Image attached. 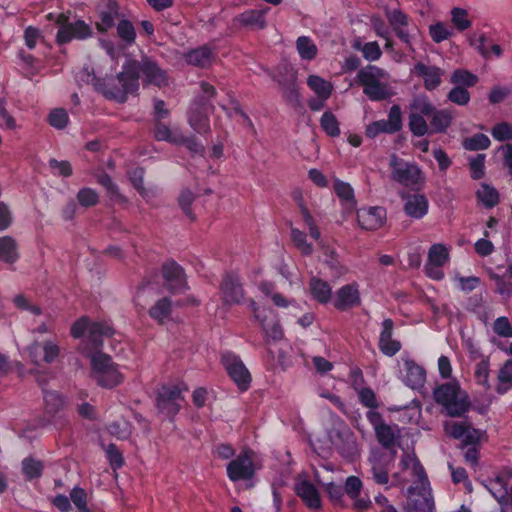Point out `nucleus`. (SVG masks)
<instances>
[{
  "label": "nucleus",
  "instance_id": "1",
  "mask_svg": "<svg viewBox=\"0 0 512 512\" xmlns=\"http://www.w3.org/2000/svg\"><path fill=\"white\" fill-rule=\"evenodd\" d=\"M93 85L97 92L101 93L107 100L123 104L128 100L130 94H136V80L130 75L125 64L122 71L116 77L93 78Z\"/></svg>",
  "mask_w": 512,
  "mask_h": 512
},
{
  "label": "nucleus",
  "instance_id": "2",
  "mask_svg": "<svg viewBox=\"0 0 512 512\" xmlns=\"http://www.w3.org/2000/svg\"><path fill=\"white\" fill-rule=\"evenodd\" d=\"M433 399L450 417H462L471 406L468 395L461 390L456 380L436 386L433 390Z\"/></svg>",
  "mask_w": 512,
  "mask_h": 512
},
{
  "label": "nucleus",
  "instance_id": "3",
  "mask_svg": "<svg viewBox=\"0 0 512 512\" xmlns=\"http://www.w3.org/2000/svg\"><path fill=\"white\" fill-rule=\"evenodd\" d=\"M91 378L98 386L105 389H112L124 381L123 374L119 371L118 365L113 362L110 355L102 351H96L91 355Z\"/></svg>",
  "mask_w": 512,
  "mask_h": 512
},
{
  "label": "nucleus",
  "instance_id": "4",
  "mask_svg": "<svg viewBox=\"0 0 512 512\" xmlns=\"http://www.w3.org/2000/svg\"><path fill=\"white\" fill-rule=\"evenodd\" d=\"M125 66L130 75H133L136 80V90H139L140 74L143 76L145 85H154L159 88L168 84V77L165 70H163L158 63L150 57H142L140 61L129 59L125 61Z\"/></svg>",
  "mask_w": 512,
  "mask_h": 512
},
{
  "label": "nucleus",
  "instance_id": "5",
  "mask_svg": "<svg viewBox=\"0 0 512 512\" xmlns=\"http://www.w3.org/2000/svg\"><path fill=\"white\" fill-rule=\"evenodd\" d=\"M383 77V69L375 65H368L358 71L356 79L369 100L384 101L392 96V92L388 84L380 81Z\"/></svg>",
  "mask_w": 512,
  "mask_h": 512
},
{
  "label": "nucleus",
  "instance_id": "6",
  "mask_svg": "<svg viewBox=\"0 0 512 512\" xmlns=\"http://www.w3.org/2000/svg\"><path fill=\"white\" fill-rule=\"evenodd\" d=\"M88 334V340L92 347L98 351L103 345L104 337H111L114 334L113 327L106 321H90L88 317H81L76 320L70 329L73 338H82Z\"/></svg>",
  "mask_w": 512,
  "mask_h": 512
},
{
  "label": "nucleus",
  "instance_id": "7",
  "mask_svg": "<svg viewBox=\"0 0 512 512\" xmlns=\"http://www.w3.org/2000/svg\"><path fill=\"white\" fill-rule=\"evenodd\" d=\"M187 390L185 385L164 384L157 392L156 407L158 411L166 415L170 420L181 410V402L184 400L182 392Z\"/></svg>",
  "mask_w": 512,
  "mask_h": 512
},
{
  "label": "nucleus",
  "instance_id": "8",
  "mask_svg": "<svg viewBox=\"0 0 512 512\" xmlns=\"http://www.w3.org/2000/svg\"><path fill=\"white\" fill-rule=\"evenodd\" d=\"M221 363L238 389L242 392L247 391L252 377L240 356L233 351H225L221 354Z\"/></svg>",
  "mask_w": 512,
  "mask_h": 512
},
{
  "label": "nucleus",
  "instance_id": "9",
  "mask_svg": "<svg viewBox=\"0 0 512 512\" xmlns=\"http://www.w3.org/2000/svg\"><path fill=\"white\" fill-rule=\"evenodd\" d=\"M413 108L418 110L422 115L430 118L429 126L431 134L445 133L451 126L454 118L450 109H437L428 100L414 103Z\"/></svg>",
  "mask_w": 512,
  "mask_h": 512
},
{
  "label": "nucleus",
  "instance_id": "10",
  "mask_svg": "<svg viewBox=\"0 0 512 512\" xmlns=\"http://www.w3.org/2000/svg\"><path fill=\"white\" fill-rule=\"evenodd\" d=\"M226 473L232 482L251 480L256 473L252 450L241 451L227 464Z\"/></svg>",
  "mask_w": 512,
  "mask_h": 512
},
{
  "label": "nucleus",
  "instance_id": "11",
  "mask_svg": "<svg viewBox=\"0 0 512 512\" xmlns=\"http://www.w3.org/2000/svg\"><path fill=\"white\" fill-rule=\"evenodd\" d=\"M268 11V7L262 9H247L232 18L230 29L233 32L241 30H264L267 27L266 14Z\"/></svg>",
  "mask_w": 512,
  "mask_h": 512
},
{
  "label": "nucleus",
  "instance_id": "12",
  "mask_svg": "<svg viewBox=\"0 0 512 512\" xmlns=\"http://www.w3.org/2000/svg\"><path fill=\"white\" fill-rule=\"evenodd\" d=\"M392 179L406 187L419 184L421 170L415 164L408 163L402 158L393 154L389 161Z\"/></svg>",
  "mask_w": 512,
  "mask_h": 512
},
{
  "label": "nucleus",
  "instance_id": "13",
  "mask_svg": "<svg viewBox=\"0 0 512 512\" xmlns=\"http://www.w3.org/2000/svg\"><path fill=\"white\" fill-rule=\"evenodd\" d=\"M67 18L61 14L58 17L57 23L59 27L56 34V41L58 44H67L73 39L84 40L92 36V28L83 20H77L74 23H65Z\"/></svg>",
  "mask_w": 512,
  "mask_h": 512
},
{
  "label": "nucleus",
  "instance_id": "14",
  "mask_svg": "<svg viewBox=\"0 0 512 512\" xmlns=\"http://www.w3.org/2000/svg\"><path fill=\"white\" fill-rule=\"evenodd\" d=\"M165 288L172 294H182L189 289L184 269L174 260L162 265Z\"/></svg>",
  "mask_w": 512,
  "mask_h": 512
},
{
  "label": "nucleus",
  "instance_id": "15",
  "mask_svg": "<svg viewBox=\"0 0 512 512\" xmlns=\"http://www.w3.org/2000/svg\"><path fill=\"white\" fill-rule=\"evenodd\" d=\"M221 298L224 304H240L244 299V289L239 277L234 273H226L220 284Z\"/></svg>",
  "mask_w": 512,
  "mask_h": 512
},
{
  "label": "nucleus",
  "instance_id": "16",
  "mask_svg": "<svg viewBox=\"0 0 512 512\" xmlns=\"http://www.w3.org/2000/svg\"><path fill=\"white\" fill-rule=\"evenodd\" d=\"M361 304L359 285L356 282L340 287L333 301V306L338 311H348Z\"/></svg>",
  "mask_w": 512,
  "mask_h": 512
},
{
  "label": "nucleus",
  "instance_id": "17",
  "mask_svg": "<svg viewBox=\"0 0 512 512\" xmlns=\"http://www.w3.org/2000/svg\"><path fill=\"white\" fill-rule=\"evenodd\" d=\"M511 475L499 473L494 478L488 479L485 484L494 499L501 506L502 510L510 506V483Z\"/></svg>",
  "mask_w": 512,
  "mask_h": 512
},
{
  "label": "nucleus",
  "instance_id": "18",
  "mask_svg": "<svg viewBox=\"0 0 512 512\" xmlns=\"http://www.w3.org/2000/svg\"><path fill=\"white\" fill-rule=\"evenodd\" d=\"M394 321L391 318H385L381 324V331L378 340V349L388 357L395 356L402 348L399 340L393 339Z\"/></svg>",
  "mask_w": 512,
  "mask_h": 512
},
{
  "label": "nucleus",
  "instance_id": "19",
  "mask_svg": "<svg viewBox=\"0 0 512 512\" xmlns=\"http://www.w3.org/2000/svg\"><path fill=\"white\" fill-rule=\"evenodd\" d=\"M386 210L381 206L363 207L357 210V221L364 230H377L385 223Z\"/></svg>",
  "mask_w": 512,
  "mask_h": 512
},
{
  "label": "nucleus",
  "instance_id": "20",
  "mask_svg": "<svg viewBox=\"0 0 512 512\" xmlns=\"http://www.w3.org/2000/svg\"><path fill=\"white\" fill-rule=\"evenodd\" d=\"M413 71L423 79L424 87L428 91L435 90L442 82L443 70L437 66H428L418 62L414 65Z\"/></svg>",
  "mask_w": 512,
  "mask_h": 512
},
{
  "label": "nucleus",
  "instance_id": "21",
  "mask_svg": "<svg viewBox=\"0 0 512 512\" xmlns=\"http://www.w3.org/2000/svg\"><path fill=\"white\" fill-rule=\"evenodd\" d=\"M404 371L403 382L406 386L413 390H420L424 387L426 371L422 366L412 359H407L404 361Z\"/></svg>",
  "mask_w": 512,
  "mask_h": 512
},
{
  "label": "nucleus",
  "instance_id": "22",
  "mask_svg": "<svg viewBox=\"0 0 512 512\" xmlns=\"http://www.w3.org/2000/svg\"><path fill=\"white\" fill-rule=\"evenodd\" d=\"M370 469L369 478L377 485H387L389 483V471L391 461L385 460L380 456L372 455L369 458Z\"/></svg>",
  "mask_w": 512,
  "mask_h": 512
},
{
  "label": "nucleus",
  "instance_id": "23",
  "mask_svg": "<svg viewBox=\"0 0 512 512\" xmlns=\"http://www.w3.org/2000/svg\"><path fill=\"white\" fill-rule=\"evenodd\" d=\"M429 202L424 194L414 193L406 197L404 212L414 219H422L427 213Z\"/></svg>",
  "mask_w": 512,
  "mask_h": 512
},
{
  "label": "nucleus",
  "instance_id": "24",
  "mask_svg": "<svg viewBox=\"0 0 512 512\" xmlns=\"http://www.w3.org/2000/svg\"><path fill=\"white\" fill-rule=\"evenodd\" d=\"M295 493L301 498L308 508H321L320 494L315 485L310 481L302 480L297 483L295 486Z\"/></svg>",
  "mask_w": 512,
  "mask_h": 512
},
{
  "label": "nucleus",
  "instance_id": "25",
  "mask_svg": "<svg viewBox=\"0 0 512 512\" xmlns=\"http://www.w3.org/2000/svg\"><path fill=\"white\" fill-rule=\"evenodd\" d=\"M470 44L485 59H489L492 56L500 58L503 55L501 46L494 43L485 33L480 34L476 40H471Z\"/></svg>",
  "mask_w": 512,
  "mask_h": 512
},
{
  "label": "nucleus",
  "instance_id": "26",
  "mask_svg": "<svg viewBox=\"0 0 512 512\" xmlns=\"http://www.w3.org/2000/svg\"><path fill=\"white\" fill-rule=\"evenodd\" d=\"M200 89L201 93L195 97L191 106L213 113L215 107L212 103V99H214L217 94L216 88L210 83L202 81L200 83Z\"/></svg>",
  "mask_w": 512,
  "mask_h": 512
},
{
  "label": "nucleus",
  "instance_id": "27",
  "mask_svg": "<svg viewBox=\"0 0 512 512\" xmlns=\"http://www.w3.org/2000/svg\"><path fill=\"white\" fill-rule=\"evenodd\" d=\"M212 58V49L207 45L191 49L184 54V59L187 64L200 68L209 66Z\"/></svg>",
  "mask_w": 512,
  "mask_h": 512
},
{
  "label": "nucleus",
  "instance_id": "28",
  "mask_svg": "<svg viewBox=\"0 0 512 512\" xmlns=\"http://www.w3.org/2000/svg\"><path fill=\"white\" fill-rule=\"evenodd\" d=\"M99 20L96 22V28L104 33L114 27L116 19L119 17V6L116 1L109 0L105 10L99 11Z\"/></svg>",
  "mask_w": 512,
  "mask_h": 512
},
{
  "label": "nucleus",
  "instance_id": "29",
  "mask_svg": "<svg viewBox=\"0 0 512 512\" xmlns=\"http://www.w3.org/2000/svg\"><path fill=\"white\" fill-rule=\"evenodd\" d=\"M38 348L42 349V361L45 362L46 364H51L55 362L60 355V347L53 341H44L42 344L35 343L30 347V355L32 361L37 365L39 364V360L36 354Z\"/></svg>",
  "mask_w": 512,
  "mask_h": 512
},
{
  "label": "nucleus",
  "instance_id": "30",
  "mask_svg": "<svg viewBox=\"0 0 512 512\" xmlns=\"http://www.w3.org/2000/svg\"><path fill=\"white\" fill-rule=\"evenodd\" d=\"M211 113L212 112L190 106L188 112V123L195 132L199 134H206L210 131L209 115Z\"/></svg>",
  "mask_w": 512,
  "mask_h": 512
},
{
  "label": "nucleus",
  "instance_id": "31",
  "mask_svg": "<svg viewBox=\"0 0 512 512\" xmlns=\"http://www.w3.org/2000/svg\"><path fill=\"white\" fill-rule=\"evenodd\" d=\"M20 258L17 241L11 236L0 237V261L14 264Z\"/></svg>",
  "mask_w": 512,
  "mask_h": 512
},
{
  "label": "nucleus",
  "instance_id": "32",
  "mask_svg": "<svg viewBox=\"0 0 512 512\" xmlns=\"http://www.w3.org/2000/svg\"><path fill=\"white\" fill-rule=\"evenodd\" d=\"M309 291L312 298L320 304H327L331 299V286L321 278L312 277L310 279Z\"/></svg>",
  "mask_w": 512,
  "mask_h": 512
},
{
  "label": "nucleus",
  "instance_id": "33",
  "mask_svg": "<svg viewBox=\"0 0 512 512\" xmlns=\"http://www.w3.org/2000/svg\"><path fill=\"white\" fill-rule=\"evenodd\" d=\"M333 189L337 197L340 199L343 205L347 206V209H354L356 206V200L354 195V189L352 186L340 179H335Z\"/></svg>",
  "mask_w": 512,
  "mask_h": 512
},
{
  "label": "nucleus",
  "instance_id": "34",
  "mask_svg": "<svg viewBox=\"0 0 512 512\" xmlns=\"http://www.w3.org/2000/svg\"><path fill=\"white\" fill-rule=\"evenodd\" d=\"M22 474L26 481L41 478L44 471V463L32 456L25 457L21 462Z\"/></svg>",
  "mask_w": 512,
  "mask_h": 512
},
{
  "label": "nucleus",
  "instance_id": "35",
  "mask_svg": "<svg viewBox=\"0 0 512 512\" xmlns=\"http://www.w3.org/2000/svg\"><path fill=\"white\" fill-rule=\"evenodd\" d=\"M307 85L316 94V96L321 98H330L334 89L330 81H327L318 75H310L307 78Z\"/></svg>",
  "mask_w": 512,
  "mask_h": 512
},
{
  "label": "nucleus",
  "instance_id": "36",
  "mask_svg": "<svg viewBox=\"0 0 512 512\" xmlns=\"http://www.w3.org/2000/svg\"><path fill=\"white\" fill-rule=\"evenodd\" d=\"M172 311V303L170 298L163 297L156 301V303L148 310L149 316L162 324L170 316Z\"/></svg>",
  "mask_w": 512,
  "mask_h": 512
},
{
  "label": "nucleus",
  "instance_id": "37",
  "mask_svg": "<svg viewBox=\"0 0 512 512\" xmlns=\"http://www.w3.org/2000/svg\"><path fill=\"white\" fill-rule=\"evenodd\" d=\"M259 325L264 333L266 342H278L284 336L282 327L276 319L268 320V318L265 317L259 322Z\"/></svg>",
  "mask_w": 512,
  "mask_h": 512
},
{
  "label": "nucleus",
  "instance_id": "38",
  "mask_svg": "<svg viewBox=\"0 0 512 512\" xmlns=\"http://www.w3.org/2000/svg\"><path fill=\"white\" fill-rule=\"evenodd\" d=\"M476 198L488 209L495 207L500 201L499 192L487 183L481 184V189L476 192Z\"/></svg>",
  "mask_w": 512,
  "mask_h": 512
},
{
  "label": "nucleus",
  "instance_id": "39",
  "mask_svg": "<svg viewBox=\"0 0 512 512\" xmlns=\"http://www.w3.org/2000/svg\"><path fill=\"white\" fill-rule=\"evenodd\" d=\"M478 76L466 69L458 68L451 74L450 82L463 88L474 87L478 83Z\"/></svg>",
  "mask_w": 512,
  "mask_h": 512
},
{
  "label": "nucleus",
  "instance_id": "40",
  "mask_svg": "<svg viewBox=\"0 0 512 512\" xmlns=\"http://www.w3.org/2000/svg\"><path fill=\"white\" fill-rule=\"evenodd\" d=\"M97 183L101 185L111 200H117L120 202H126L125 196H123L118 186L114 183L111 176L106 172H102L96 176Z\"/></svg>",
  "mask_w": 512,
  "mask_h": 512
},
{
  "label": "nucleus",
  "instance_id": "41",
  "mask_svg": "<svg viewBox=\"0 0 512 512\" xmlns=\"http://www.w3.org/2000/svg\"><path fill=\"white\" fill-rule=\"evenodd\" d=\"M296 49L302 60H313L318 52L317 46L308 36H300L296 40Z\"/></svg>",
  "mask_w": 512,
  "mask_h": 512
},
{
  "label": "nucleus",
  "instance_id": "42",
  "mask_svg": "<svg viewBox=\"0 0 512 512\" xmlns=\"http://www.w3.org/2000/svg\"><path fill=\"white\" fill-rule=\"evenodd\" d=\"M45 410L49 415H55L64 406L62 396L56 391L43 390Z\"/></svg>",
  "mask_w": 512,
  "mask_h": 512
},
{
  "label": "nucleus",
  "instance_id": "43",
  "mask_svg": "<svg viewBox=\"0 0 512 512\" xmlns=\"http://www.w3.org/2000/svg\"><path fill=\"white\" fill-rule=\"evenodd\" d=\"M384 124L388 129V134H395L403 127L402 110L397 104L391 106L388 112V119L384 120Z\"/></svg>",
  "mask_w": 512,
  "mask_h": 512
},
{
  "label": "nucleus",
  "instance_id": "44",
  "mask_svg": "<svg viewBox=\"0 0 512 512\" xmlns=\"http://www.w3.org/2000/svg\"><path fill=\"white\" fill-rule=\"evenodd\" d=\"M449 260L448 249L443 244H433L428 251L427 262L434 266H444Z\"/></svg>",
  "mask_w": 512,
  "mask_h": 512
},
{
  "label": "nucleus",
  "instance_id": "45",
  "mask_svg": "<svg viewBox=\"0 0 512 512\" xmlns=\"http://www.w3.org/2000/svg\"><path fill=\"white\" fill-rule=\"evenodd\" d=\"M425 115L419 113H410L408 126L411 133L416 137H422L430 130V126L424 119Z\"/></svg>",
  "mask_w": 512,
  "mask_h": 512
},
{
  "label": "nucleus",
  "instance_id": "46",
  "mask_svg": "<svg viewBox=\"0 0 512 512\" xmlns=\"http://www.w3.org/2000/svg\"><path fill=\"white\" fill-rule=\"evenodd\" d=\"M322 130L330 137H338L340 135L339 122L336 116L330 111H325L320 119Z\"/></svg>",
  "mask_w": 512,
  "mask_h": 512
},
{
  "label": "nucleus",
  "instance_id": "47",
  "mask_svg": "<svg viewBox=\"0 0 512 512\" xmlns=\"http://www.w3.org/2000/svg\"><path fill=\"white\" fill-rule=\"evenodd\" d=\"M291 240L295 247L300 250L303 255H311L313 252V245L307 241L306 233L298 228H291Z\"/></svg>",
  "mask_w": 512,
  "mask_h": 512
},
{
  "label": "nucleus",
  "instance_id": "48",
  "mask_svg": "<svg viewBox=\"0 0 512 512\" xmlns=\"http://www.w3.org/2000/svg\"><path fill=\"white\" fill-rule=\"evenodd\" d=\"M76 199L81 207L91 208L99 203V194L90 187H83L77 192Z\"/></svg>",
  "mask_w": 512,
  "mask_h": 512
},
{
  "label": "nucleus",
  "instance_id": "49",
  "mask_svg": "<svg viewBox=\"0 0 512 512\" xmlns=\"http://www.w3.org/2000/svg\"><path fill=\"white\" fill-rule=\"evenodd\" d=\"M491 144L490 139L483 133H477L463 142V146L468 151H479L489 148Z\"/></svg>",
  "mask_w": 512,
  "mask_h": 512
},
{
  "label": "nucleus",
  "instance_id": "50",
  "mask_svg": "<svg viewBox=\"0 0 512 512\" xmlns=\"http://www.w3.org/2000/svg\"><path fill=\"white\" fill-rule=\"evenodd\" d=\"M375 435L378 442L385 449H392L395 446V434L388 424H384L380 427H377V429L375 430Z\"/></svg>",
  "mask_w": 512,
  "mask_h": 512
},
{
  "label": "nucleus",
  "instance_id": "51",
  "mask_svg": "<svg viewBox=\"0 0 512 512\" xmlns=\"http://www.w3.org/2000/svg\"><path fill=\"white\" fill-rule=\"evenodd\" d=\"M451 22L460 32L467 30L472 25L467 10L460 7H454L451 10Z\"/></svg>",
  "mask_w": 512,
  "mask_h": 512
},
{
  "label": "nucleus",
  "instance_id": "52",
  "mask_svg": "<svg viewBox=\"0 0 512 512\" xmlns=\"http://www.w3.org/2000/svg\"><path fill=\"white\" fill-rule=\"evenodd\" d=\"M47 122L51 127L62 130L69 122L68 113L63 108L52 109L48 114Z\"/></svg>",
  "mask_w": 512,
  "mask_h": 512
},
{
  "label": "nucleus",
  "instance_id": "53",
  "mask_svg": "<svg viewBox=\"0 0 512 512\" xmlns=\"http://www.w3.org/2000/svg\"><path fill=\"white\" fill-rule=\"evenodd\" d=\"M117 35L127 45H132L136 39V31L131 21L123 19L117 25Z\"/></svg>",
  "mask_w": 512,
  "mask_h": 512
},
{
  "label": "nucleus",
  "instance_id": "54",
  "mask_svg": "<svg viewBox=\"0 0 512 512\" xmlns=\"http://www.w3.org/2000/svg\"><path fill=\"white\" fill-rule=\"evenodd\" d=\"M105 452L107 461L114 471H117L124 466L125 461L123 454L114 443H110Z\"/></svg>",
  "mask_w": 512,
  "mask_h": 512
},
{
  "label": "nucleus",
  "instance_id": "55",
  "mask_svg": "<svg viewBox=\"0 0 512 512\" xmlns=\"http://www.w3.org/2000/svg\"><path fill=\"white\" fill-rule=\"evenodd\" d=\"M154 137L157 141H166L169 143H178V136H175L168 125L162 121H155L154 124Z\"/></svg>",
  "mask_w": 512,
  "mask_h": 512
},
{
  "label": "nucleus",
  "instance_id": "56",
  "mask_svg": "<svg viewBox=\"0 0 512 512\" xmlns=\"http://www.w3.org/2000/svg\"><path fill=\"white\" fill-rule=\"evenodd\" d=\"M491 135L499 142L512 140V124L505 121L495 124L491 129Z\"/></svg>",
  "mask_w": 512,
  "mask_h": 512
},
{
  "label": "nucleus",
  "instance_id": "57",
  "mask_svg": "<svg viewBox=\"0 0 512 512\" xmlns=\"http://www.w3.org/2000/svg\"><path fill=\"white\" fill-rule=\"evenodd\" d=\"M485 158L484 154H477L469 162L470 176L473 180H480L485 175Z\"/></svg>",
  "mask_w": 512,
  "mask_h": 512
},
{
  "label": "nucleus",
  "instance_id": "58",
  "mask_svg": "<svg viewBox=\"0 0 512 512\" xmlns=\"http://www.w3.org/2000/svg\"><path fill=\"white\" fill-rule=\"evenodd\" d=\"M447 99L459 106H465L470 102V92L463 87L455 86L447 94Z\"/></svg>",
  "mask_w": 512,
  "mask_h": 512
},
{
  "label": "nucleus",
  "instance_id": "59",
  "mask_svg": "<svg viewBox=\"0 0 512 512\" xmlns=\"http://www.w3.org/2000/svg\"><path fill=\"white\" fill-rule=\"evenodd\" d=\"M429 34L435 43H441L450 38L453 35V32L449 30L444 23L437 22L430 25Z\"/></svg>",
  "mask_w": 512,
  "mask_h": 512
},
{
  "label": "nucleus",
  "instance_id": "60",
  "mask_svg": "<svg viewBox=\"0 0 512 512\" xmlns=\"http://www.w3.org/2000/svg\"><path fill=\"white\" fill-rule=\"evenodd\" d=\"M490 362L489 359H482L476 364L474 376L478 384L488 388V378H489V369Z\"/></svg>",
  "mask_w": 512,
  "mask_h": 512
},
{
  "label": "nucleus",
  "instance_id": "61",
  "mask_svg": "<svg viewBox=\"0 0 512 512\" xmlns=\"http://www.w3.org/2000/svg\"><path fill=\"white\" fill-rule=\"evenodd\" d=\"M325 491L333 504L341 506L343 505V497L345 491L342 485L336 484L334 482L328 483Z\"/></svg>",
  "mask_w": 512,
  "mask_h": 512
},
{
  "label": "nucleus",
  "instance_id": "62",
  "mask_svg": "<svg viewBox=\"0 0 512 512\" xmlns=\"http://www.w3.org/2000/svg\"><path fill=\"white\" fill-rule=\"evenodd\" d=\"M494 332L503 338H511L512 337V326L507 317L501 316L498 317L493 324Z\"/></svg>",
  "mask_w": 512,
  "mask_h": 512
},
{
  "label": "nucleus",
  "instance_id": "63",
  "mask_svg": "<svg viewBox=\"0 0 512 512\" xmlns=\"http://www.w3.org/2000/svg\"><path fill=\"white\" fill-rule=\"evenodd\" d=\"M358 397L364 407L376 409L379 406L375 392L369 387L362 388L358 393Z\"/></svg>",
  "mask_w": 512,
  "mask_h": 512
},
{
  "label": "nucleus",
  "instance_id": "64",
  "mask_svg": "<svg viewBox=\"0 0 512 512\" xmlns=\"http://www.w3.org/2000/svg\"><path fill=\"white\" fill-rule=\"evenodd\" d=\"M343 488L345 494H347L351 499H356L360 495L362 489V482L360 478H358L357 476H349L346 479Z\"/></svg>",
  "mask_w": 512,
  "mask_h": 512
}]
</instances>
